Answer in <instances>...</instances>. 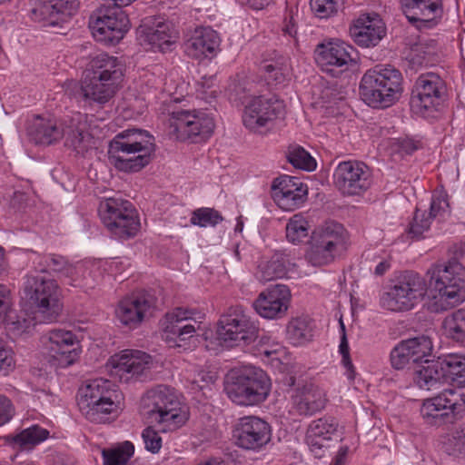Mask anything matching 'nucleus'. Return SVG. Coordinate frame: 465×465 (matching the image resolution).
<instances>
[{
  "mask_svg": "<svg viewBox=\"0 0 465 465\" xmlns=\"http://www.w3.org/2000/svg\"><path fill=\"white\" fill-rule=\"evenodd\" d=\"M313 336L312 321L308 317H296L289 321L286 326V338L293 345H303Z\"/></svg>",
  "mask_w": 465,
  "mask_h": 465,
  "instance_id": "4c0bfd02",
  "label": "nucleus"
},
{
  "mask_svg": "<svg viewBox=\"0 0 465 465\" xmlns=\"http://www.w3.org/2000/svg\"><path fill=\"white\" fill-rule=\"evenodd\" d=\"M418 361H422L432 351V341L425 335L404 340Z\"/></svg>",
  "mask_w": 465,
  "mask_h": 465,
  "instance_id": "8fccbe9b",
  "label": "nucleus"
},
{
  "mask_svg": "<svg viewBox=\"0 0 465 465\" xmlns=\"http://www.w3.org/2000/svg\"><path fill=\"white\" fill-rule=\"evenodd\" d=\"M153 307L154 302L152 296L147 294L133 295L119 302L115 314L122 324L135 328L152 314Z\"/></svg>",
  "mask_w": 465,
  "mask_h": 465,
  "instance_id": "c85d7f7f",
  "label": "nucleus"
},
{
  "mask_svg": "<svg viewBox=\"0 0 465 465\" xmlns=\"http://www.w3.org/2000/svg\"><path fill=\"white\" fill-rule=\"evenodd\" d=\"M177 32L169 22L159 20L154 26L148 27L144 33V41L153 50L165 52L176 43Z\"/></svg>",
  "mask_w": 465,
  "mask_h": 465,
  "instance_id": "72a5a7b5",
  "label": "nucleus"
},
{
  "mask_svg": "<svg viewBox=\"0 0 465 465\" xmlns=\"http://www.w3.org/2000/svg\"><path fill=\"white\" fill-rule=\"evenodd\" d=\"M338 423L333 418L323 417L311 422L306 432V443L315 458H322L328 452L331 435Z\"/></svg>",
  "mask_w": 465,
  "mask_h": 465,
  "instance_id": "7c9ffc66",
  "label": "nucleus"
},
{
  "mask_svg": "<svg viewBox=\"0 0 465 465\" xmlns=\"http://www.w3.org/2000/svg\"><path fill=\"white\" fill-rule=\"evenodd\" d=\"M310 225L302 213L292 215L286 224V238L292 243L302 242L309 234Z\"/></svg>",
  "mask_w": 465,
  "mask_h": 465,
  "instance_id": "c03bdc74",
  "label": "nucleus"
},
{
  "mask_svg": "<svg viewBox=\"0 0 465 465\" xmlns=\"http://www.w3.org/2000/svg\"><path fill=\"white\" fill-rule=\"evenodd\" d=\"M29 16L32 21L43 27H55L64 23L61 15L55 11L49 0H35L29 12Z\"/></svg>",
  "mask_w": 465,
  "mask_h": 465,
  "instance_id": "c9c22d12",
  "label": "nucleus"
},
{
  "mask_svg": "<svg viewBox=\"0 0 465 465\" xmlns=\"http://www.w3.org/2000/svg\"><path fill=\"white\" fill-rule=\"evenodd\" d=\"M284 108L283 102L274 96H256L244 106L242 124L250 132L264 134L283 116Z\"/></svg>",
  "mask_w": 465,
  "mask_h": 465,
  "instance_id": "dca6fc26",
  "label": "nucleus"
},
{
  "mask_svg": "<svg viewBox=\"0 0 465 465\" xmlns=\"http://www.w3.org/2000/svg\"><path fill=\"white\" fill-rule=\"evenodd\" d=\"M444 90V82L439 75L432 73L420 75L411 90V111L422 116L437 111Z\"/></svg>",
  "mask_w": 465,
  "mask_h": 465,
  "instance_id": "a211bd4d",
  "label": "nucleus"
},
{
  "mask_svg": "<svg viewBox=\"0 0 465 465\" xmlns=\"http://www.w3.org/2000/svg\"><path fill=\"white\" fill-rule=\"evenodd\" d=\"M214 127L213 117L204 111H175L168 119L169 134L181 141L195 137L209 138Z\"/></svg>",
  "mask_w": 465,
  "mask_h": 465,
  "instance_id": "f3484780",
  "label": "nucleus"
},
{
  "mask_svg": "<svg viewBox=\"0 0 465 465\" xmlns=\"http://www.w3.org/2000/svg\"><path fill=\"white\" fill-rule=\"evenodd\" d=\"M43 343L53 359V364L59 368L69 367L80 358L79 341L71 331L51 330L43 336Z\"/></svg>",
  "mask_w": 465,
  "mask_h": 465,
  "instance_id": "aec40b11",
  "label": "nucleus"
},
{
  "mask_svg": "<svg viewBox=\"0 0 465 465\" xmlns=\"http://www.w3.org/2000/svg\"><path fill=\"white\" fill-rule=\"evenodd\" d=\"M13 306L14 301L10 288L0 283V326L6 322Z\"/></svg>",
  "mask_w": 465,
  "mask_h": 465,
  "instance_id": "4d7b16f0",
  "label": "nucleus"
},
{
  "mask_svg": "<svg viewBox=\"0 0 465 465\" xmlns=\"http://www.w3.org/2000/svg\"><path fill=\"white\" fill-rule=\"evenodd\" d=\"M349 245L350 237L343 225L333 221L326 222L312 232L305 259L312 266H327L341 258Z\"/></svg>",
  "mask_w": 465,
  "mask_h": 465,
  "instance_id": "1a4fd4ad",
  "label": "nucleus"
},
{
  "mask_svg": "<svg viewBox=\"0 0 465 465\" xmlns=\"http://www.w3.org/2000/svg\"><path fill=\"white\" fill-rule=\"evenodd\" d=\"M445 334L457 341H465V311L458 310L447 316L442 323Z\"/></svg>",
  "mask_w": 465,
  "mask_h": 465,
  "instance_id": "37998d69",
  "label": "nucleus"
},
{
  "mask_svg": "<svg viewBox=\"0 0 465 465\" xmlns=\"http://www.w3.org/2000/svg\"><path fill=\"white\" fill-rule=\"evenodd\" d=\"M214 85L215 79L213 77L203 78L202 81L198 83V94L204 100L216 97L218 91L216 88H213Z\"/></svg>",
  "mask_w": 465,
  "mask_h": 465,
  "instance_id": "680f3d73",
  "label": "nucleus"
},
{
  "mask_svg": "<svg viewBox=\"0 0 465 465\" xmlns=\"http://www.w3.org/2000/svg\"><path fill=\"white\" fill-rule=\"evenodd\" d=\"M391 266V263L390 259H382L376 265V267L374 269V274L376 276H382L390 270Z\"/></svg>",
  "mask_w": 465,
  "mask_h": 465,
  "instance_id": "338daca9",
  "label": "nucleus"
},
{
  "mask_svg": "<svg viewBox=\"0 0 465 465\" xmlns=\"http://www.w3.org/2000/svg\"><path fill=\"white\" fill-rule=\"evenodd\" d=\"M88 72L81 86V94L84 102L99 105L108 103L122 82V63L117 57L100 54L91 60Z\"/></svg>",
  "mask_w": 465,
  "mask_h": 465,
  "instance_id": "20e7f679",
  "label": "nucleus"
},
{
  "mask_svg": "<svg viewBox=\"0 0 465 465\" xmlns=\"http://www.w3.org/2000/svg\"><path fill=\"white\" fill-rule=\"evenodd\" d=\"M24 292L42 321L52 322L58 319L63 311V295L54 279L44 275H28Z\"/></svg>",
  "mask_w": 465,
  "mask_h": 465,
  "instance_id": "9b49d317",
  "label": "nucleus"
},
{
  "mask_svg": "<svg viewBox=\"0 0 465 465\" xmlns=\"http://www.w3.org/2000/svg\"><path fill=\"white\" fill-rule=\"evenodd\" d=\"M402 12L417 28H431L442 16V0H401Z\"/></svg>",
  "mask_w": 465,
  "mask_h": 465,
  "instance_id": "bb28decb",
  "label": "nucleus"
},
{
  "mask_svg": "<svg viewBox=\"0 0 465 465\" xmlns=\"http://www.w3.org/2000/svg\"><path fill=\"white\" fill-rule=\"evenodd\" d=\"M14 414L15 409L11 401L0 395V427L10 421Z\"/></svg>",
  "mask_w": 465,
  "mask_h": 465,
  "instance_id": "e2e57ef3",
  "label": "nucleus"
},
{
  "mask_svg": "<svg viewBox=\"0 0 465 465\" xmlns=\"http://www.w3.org/2000/svg\"><path fill=\"white\" fill-rule=\"evenodd\" d=\"M234 436L241 448L257 450L270 441L271 427L259 417L246 416L240 419Z\"/></svg>",
  "mask_w": 465,
  "mask_h": 465,
  "instance_id": "a878e982",
  "label": "nucleus"
},
{
  "mask_svg": "<svg viewBox=\"0 0 465 465\" xmlns=\"http://www.w3.org/2000/svg\"><path fill=\"white\" fill-rule=\"evenodd\" d=\"M353 53L354 48L344 42H328L317 45L315 61L322 71L337 75L354 63Z\"/></svg>",
  "mask_w": 465,
  "mask_h": 465,
  "instance_id": "4be33fe9",
  "label": "nucleus"
},
{
  "mask_svg": "<svg viewBox=\"0 0 465 465\" xmlns=\"http://www.w3.org/2000/svg\"><path fill=\"white\" fill-rule=\"evenodd\" d=\"M49 3L61 15L64 23L77 12L80 5L79 0H49Z\"/></svg>",
  "mask_w": 465,
  "mask_h": 465,
  "instance_id": "13d9d810",
  "label": "nucleus"
},
{
  "mask_svg": "<svg viewBox=\"0 0 465 465\" xmlns=\"http://www.w3.org/2000/svg\"><path fill=\"white\" fill-rule=\"evenodd\" d=\"M288 160L299 169L313 171L316 168V161L301 146H295L289 150Z\"/></svg>",
  "mask_w": 465,
  "mask_h": 465,
  "instance_id": "09e8293b",
  "label": "nucleus"
},
{
  "mask_svg": "<svg viewBox=\"0 0 465 465\" xmlns=\"http://www.w3.org/2000/svg\"><path fill=\"white\" fill-rule=\"evenodd\" d=\"M15 364L13 351L0 341V371L8 373L15 368Z\"/></svg>",
  "mask_w": 465,
  "mask_h": 465,
  "instance_id": "bf43d9fd",
  "label": "nucleus"
},
{
  "mask_svg": "<svg viewBox=\"0 0 465 465\" xmlns=\"http://www.w3.org/2000/svg\"><path fill=\"white\" fill-rule=\"evenodd\" d=\"M291 291L284 284H275L263 290L253 302L257 314L268 320L286 316L291 302Z\"/></svg>",
  "mask_w": 465,
  "mask_h": 465,
  "instance_id": "5701e85b",
  "label": "nucleus"
},
{
  "mask_svg": "<svg viewBox=\"0 0 465 465\" xmlns=\"http://www.w3.org/2000/svg\"><path fill=\"white\" fill-rule=\"evenodd\" d=\"M299 8L297 5H287L282 22L281 30L284 36L297 43Z\"/></svg>",
  "mask_w": 465,
  "mask_h": 465,
  "instance_id": "de8ad7c7",
  "label": "nucleus"
},
{
  "mask_svg": "<svg viewBox=\"0 0 465 465\" xmlns=\"http://www.w3.org/2000/svg\"><path fill=\"white\" fill-rule=\"evenodd\" d=\"M292 262L288 254L282 252H274L270 258H263L256 272L257 279L265 283L278 278H283Z\"/></svg>",
  "mask_w": 465,
  "mask_h": 465,
  "instance_id": "473e14b6",
  "label": "nucleus"
},
{
  "mask_svg": "<svg viewBox=\"0 0 465 465\" xmlns=\"http://www.w3.org/2000/svg\"><path fill=\"white\" fill-rule=\"evenodd\" d=\"M446 383L465 386V356L460 354H449L441 358Z\"/></svg>",
  "mask_w": 465,
  "mask_h": 465,
  "instance_id": "e433bc0d",
  "label": "nucleus"
},
{
  "mask_svg": "<svg viewBox=\"0 0 465 465\" xmlns=\"http://www.w3.org/2000/svg\"><path fill=\"white\" fill-rule=\"evenodd\" d=\"M141 405L163 432L179 430L189 419L187 408L181 403L173 390L165 385L148 390L142 397Z\"/></svg>",
  "mask_w": 465,
  "mask_h": 465,
  "instance_id": "423d86ee",
  "label": "nucleus"
},
{
  "mask_svg": "<svg viewBox=\"0 0 465 465\" xmlns=\"http://www.w3.org/2000/svg\"><path fill=\"white\" fill-rule=\"evenodd\" d=\"M83 118L81 114H75L68 120L37 115L29 127L28 134L35 143L45 145L65 138L66 146L84 155L95 147V141L86 131Z\"/></svg>",
  "mask_w": 465,
  "mask_h": 465,
  "instance_id": "f257e3e1",
  "label": "nucleus"
},
{
  "mask_svg": "<svg viewBox=\"0 0 465 465\" xmlns=\"http://www.w3.org/2000/svg\"><path fill=\"white\" fill-rule=\"evenodd\" d=\"M441 444L444 451L450 455H460L465 453V430L462 429L455 430L441 439Z\"/></svg>",
  "mask_w": 465,
  "mask_h": 465,
  "instance_id": "49530a36",
  "label": "nucleus"
},
{
  "mask_svg": "<svg viewBox=\"0 0 465 465\" xmlns=\"http://www.w3.org/2000/svg\"><path fill=\"white\" fill-rule=\"evenodd\" d=\"M94 37L106 44L118 43L129 29V19L122 8L102 5L89 17Z\"/></svg>",
  "mask_w": 465,
  "mask_h": 465,
  "instance_id": "2eb2a0df",
  "label": "nucleus"
},
{
  "mask_svg": "<svg viewBox=\"0 0 465 465\" xmlns=\"http://www.w3.org/2000/svg\"><path fill=\"white\" fill-rule=\"evenodd\" d=\"M350 35L361 47L375 46L384 36L385 26L378 15L362 14L350 27Z\"/></svg>",
  "mask_w": 465,
  "mask_h": 465,
  "instance_id": "c756f323",
  "label": "nucleus"
},
{
  "mask_svg": "<svg viewBox=\"0 0 465 465\" xmlns=\"http://www.w3.org/2000/svg\"><path fill=\"white\" fill-rule=\"evenodd\" d=\"M87 272L86 267L82 263V271L80 272H76L73 271L71 276H64L69 280L68 283L74 287H84L88 283L84 282L85 273Z\"/></svg>",
  "mask_w": 465,
  "mask_h": 465,
  "instance_id": "69168bd1",
  "label": "nucleus"
},
{
  "mask_svg": "<svg viewBox=\"0 0 465 465\" xmlns=\"http://www.w3.org/2000/svg\"><path fill=\"white\" fill-rule=\"evenodd\" d=\"M403 77L391 65H376L362 75L360 84L361 99L374 108H386L396 103L403 92Z\"/></svg>",
  "mask_w": 465,
  "mask_h": 465,
  "instance_id": "39448f33",
  "label": "nucleus"
},
{
  "mask_svg": "<svg viewBox=\"0 0 465 465\" xmlns=\"http://www.w3.org/2000/svg\"><path fill=\"white\" fill-rule=\"evenodd\" d=\"M413 381L419 388L428 391L446 383L441 358L437 361L425 360L424 364L415 371Z\"/></svg>",
  "mask_w": 465,
  "mask_h": 465,
  "instance_id": "f704fd0d",
  "label": "nucleus"
},
{
  "mask_svg": "<svg viewBox=\"0 0 465 465\" xmlns=\"http://www.w3.org/2000/svg\"><path fill=\"white\" fill-rule=\"evenodd\" d=\"M271 389L272 382L267 373L258 367L248 365L229 374L224 391L233 403L248 407L264 402Z\"/></svg>",
  "mask_w": 465,
  "mask_h": 465,
  "instance_id": "0eeeda50",
  "label": "nucleus"
},
{
  "mask_svg": "<svg viewBox=\"0 0 465 465\" xmlns=\"http://www.w3.org/2000/svg\"><path fill=\"white\" fill-rule=\"evenodd\" d=\"M333 180L339 191L346 195H361L372 183L368 166L356 161L340 163L335 168Z\"/></svg>",
  "mask_w": 465,
  "mask_h": 465,
  "instance_id": "412c9836",
  "label": "nucleus"
},
{
  "mask_svg": "<svg viewBox=\"0 0 465 465\" xmlns=\"http://www.w3.org/2000/svg\"><path fill=\"white\" fill-rule=\"evenodd\" d=\"M327 401V394L323 389L313 383L305 384L292 391L289 413L298 417L312 416L322 411Z\"/></svg>",
  "mask_w": 465,
  "mask_h": 465,
  "instance_id": "393cba45",
  "label": "nucleus"
},
{
  "mask_svg": "<svg viewBox=\"0 0 465 465\" xmlns=\"http://www.w3.org/2000/svg\"><path fill=\"white\" fill-rule=\"evenodd\" d=\"M260 69L264 73L267 81L275 84H282L289 74L288 59L278 56L274 59L265 60L262 63Z\"/></svg>",
  "mask_w": 465,
  "mask_h": 465,
  "instance_id": "a19ab883",
  "label": "nucleus"
},
{
  "mask_svg": "<svg viewBox=\"0 0 465 465\" xmlns=\"http://www.w3.org/2000/svg\"><path fill=\"white\" fill-rule=\"evenodd\" d=\"M215 375L209 371H201L197 374L196 382L202 381L205 384L213 383L215 381Z\"/></svg>",
  "mask_w": 465,
  "mask_h": 465,
  "instance_id": "774afa93",
  "label": "nucleus"
},
{
  "mask_svg": "<svg viewBox=\"0 0 465 465\" xmlns=\"http://www.w3.org/2000/svg\"><path fill=\"white\" fill-rule=\"evenodd\" d=\"M271 194L281 209L293 211L305 202L308 188L297 177L282 175L273 180L271 186Z\"/></svg>",
  "mask_w": 465,
  "mask_h": 465,
  "instance_id": "b1692460",
  "label": "nucleus"
},
{
  "mask_svg": "<svg viewBox=\"0 0 465 465\" xmlns=\"http://www.w3.org/2000/svg\"><path fill=\"white\" fill-rule=\"evenodd\" d=\"M395 151L401 154H411L417 150V145L412 139L410 138H400L394 143Z\"/></svg>",
  "mask_w": 465,
  "mask_h": 465,
  "instance_id": "0e129e2a",
  "label": "nucleus"
},
{
  "mask_svg": "<svg viewBox=\"0 0 465 465\" xmlns=\"http://www.w3.org/2000/svg\"><path fill=\"white\" fill-rule=\"evenodd\" d=\"M391 363L395 370H403L409 366L411 361L407 357L404 351L397 344L391 351L390 354Z\"/></svg>",
  "mask_w": 465,
  "mask_h": 465,
  "instance_id": "052dcab7",
  "label": "nucleus"
},
{
  "mask_svg": "<svg viewBox=\"0 0 465 465\" xmlns=\"http://www.w3.org/2000/svg\"><path fill=\"white\" fill-rule=\"evenodd\" d=\"M431 219L424 212L416 211L413 221L409 228V234L412 238L420 239L430 227Z\"/></svg>",
  "mask_w": 465,
  "mask_h": 465,
  "instance_id": "5fc2aeb1",
  "label": "nucleus"
},
{
  "mask_svg": "<svg viewBox=\"0 0 465 465\" xmlns=\"http://www.w3.org/2000/svg\"><path fill=\"white\" fill-rule=\"evenodd\" d=\"M98 213L104 227L117 239H130L140 230L138 213L127 200L106 198L100 202Z\"/></svg>",
  "mask_w": 465,
  "mask_h": 465,
  "instance_id": "f8f14e48",
  "label": "nucleus"
},
{
  "mask_svg": "<svg viewBox=\"0 0 465 465\" xmlns=\"http://www.w3.org/2000/svg\"><path fill=\"white\" fill-rule=\"evenodd\" d=\"M142 439L146 450L151 453H158L163 445V440L159 432L152 426H148L142 431Z\"/></svg>",
  "mask_w": 465,
  "mask_h": 465,
  "instance_id": "6e6d98bb",
  "label": "nucleus"
},
{
  "mask_svg": "<svg viewBox=\"0 0 465 465\" xmlns=\"http://www.w3.org/2000/svg\"><path fill=\"white\" fill-rule=\"evenodd\" d=\"M218 34L210 27L196 28L184 44L185 53L195 59L212 57L220 46Z\"/></svg>",
  "mask_w": 465,
  "mask_h": 465,
  "instance_id": "2f4dec72",
  "label": "nucleus"
},
{
  "mask_svg": "<svg viewBox=\"0 0 465 465\" xmlns=\"http://www.w3.org/2000/svg\"><path fill=\"white\" fill-rule=\"evenodd\" d=\"M153 142V137L144 130H124L110 142L109 159L121 172H139L151 161L155 150Z\"/></svg>",
  "mask_w": 465,
  "mask_h": 465,
  "instance_id": "7ed1b4c3",
  "label": "nucleus"
},
{
  "mask_svg": "<svg viewBox=\"0 0 465 465\" xmlns=\"http://www.w3.org/2000/svg\"><path fill=\"white\" fill-rule=\"evenodd\" d=\"M425 278L431 311H447L465 302V267L458 261L431 265Z\"/></svg>",
  "mask_w": 465,
  "mask_h": 465,
  "instance_id": "f03ea898",
  "label": "nucleus"
},
{
  "mask_svg": "<svg viewBox=\"0 0 465 465\" xmlns=\"http://www.w3.org/2000/svg\"><path fill=\"white\" fill-rule=\"evenodd\" d=\"M134 453V444L126 440L115 448L102 451L104 465H126Z\"/></svg>",
  "mask_w": 465,
  "mask_h": 465,
  "instance_id": "79ce46f5",
  "label": "nucleus"
},
{
  "mask_svg": "<svg viewBox=\"0 0 465 465\" xmlns=\"http://www.w3.org/2000/svg\"><path fill=\"white\" fill-rule=\"evenodd\" d=\"M223 221L221 213L208 207H202L192 213L190 223L199 227H214Z\"/></svg>",
  "mask_w": 465,
  "mask_h": 465,
  "instance_id": "a18cd8bd",
  "label": "nucleus"
},
{
  "mask_svg": "<svg viewBox=\"0 0 465 465\" xmlns=\"http://www.w3.org/2000/svg\"><path fill=\"white\" fill-rule=\"evenodd\" d=\"M122 393L107 380L96 379L82 387L77 394V405L90 421L101 423L106 415L121 409Z\"/></svg>",
  "mask_w": 465,
  "mask_h": 465,
  "instance_id": "6e6552de",
  "label": "nucleus"
},
{
  "mask_svg": "<svg viewBox=\"0 0 465 465\" xmlns=\"http://www.w3.org/2000/svg\"><path fill=\"white\" fill-rule=\"evenodd\" d=\"M49 430L39 425H32L21 430L12 438L15 446L23 450H31L49 437Z\"/></svg>",
  "mask_w": 465,
  "mask_h": 465,
  "instance_id": "ea45409f",
  "label": "nucleus"
},
{
  "mask_svg": "<svg viewBox=\"0 0 465 465\" xmlns=\"http://www.w3.org/2000/svg\"><path fill=\"white\" fill-rule=\"evenodd\" d=\"M38 260V266L41 272H45L48 267L63 276H71L73 271L76 272L82 271V262L72 263L65 257L59 254L39 255Z\"/></svg>",
  "mask_w": 465,
  "mask_h": 465,
  "instance_id": "58836bf2",
  "label": "nucleus"
},
{
  "mask_svg": "<svg viewBox=\"0 0 465 465\" xmlns=\"http://www.w3.org/2000/svg\"><path fill=\"white\" fill-rule=\"evenodd\" d=\"M343 0H310L312 12L319 18H328L337 12L338 4Z\"/></svg>",
  "mask_w": 465,
  "mask_h": 465,
  "instance_id": "864d4df0",
  "label": "nucleus"
},
{
  "mask_svg": "<svg viewBox=\"0 0 465 465\" xmlns=\"http://www.w3.org/2000/svg\"><path fill=\"white\" fill-rule=\"evenodd\" d=\"M108 364L123 379L137 378L153 366V358L146 352L137 350H124L110 357Z\"/></svg>",
  "mask_w": 465,
  "mask_h": 465,
  "instance_id": "cd10ccee",
  "label": "nucleus"
},
{
  "mask_svg": "<svg viewBox=\"0 0 465 465\" xmlns=\"http://www.w3.org/2000/svg\"><path fill=\"white\" fill-rule=\"evenodd\" d=\"M257 323L241 306H233L223 314L218 322L217 337L227 346L249 344L258 337Z\"/></svg>",
  "mask_w": 465,
  "mask_h": 465,
  "instance_id": "4468645a",
  "label": "nucleus"
},
{
  "mask_svg": "<svg viewBox=\"0 0 465 465\" xmlns=\"http://www.w3.org/2000/svg\"><path fill=\"white\" fill-rule=\"evenodd\" d=\"M428 296L427 280L418 272L407 271L391 280L380 299L383 309L408 312Z\"/></svg>",
  "mask_w": 465,
  "mask_h": 465,
  "instance_id": "9d476101",
  "label": "nucleus"
},
{
  "mask_svg": "<svg viewBox=\"0 0 465 465\" xmlns=\"http://www.w3.org/2000/svg\"><path fill=\"white\" fill-rule=\"evenodd\" d=\"M464 410L465 401L462 395L454 390H445L423 401L420 415L427 424L440 426Z\"/></svg>",
  "mask_w": 465,
  "mask_h": 465,
  "instance_id": "6ab92c4d",
  "label": "nucleus"
},
{
  "mask_svg": "<svg viewBox=\"0 0 465 465\" xmlns=\"http://www.w3.org/2000/svg\"><path fill=\"white\" fill-rule=\"evenodd\" d=\"M450 213L447 194L443 192L434 193L430 203L429 217L444 218Z\"/></svg>",
  "mask_w": 465,
  "mask_h": 465,
  "instance_id": "603ef678",
  "label": "nucleus"
},
{
  "mask_svg": "<svg viewBox=\"0 0 465 465\" xmlns=\"http://www.w3.org/2000/svg\"><path fill=\"white\" fill-rule=\"evenodd\" d=\"M341 342L339 345V351L342 356L341 363L343 367L345 368V375L347 378L351 381L354 380L355 378V369L351 362V357H350V348L348 340L346 337L345 332V326L343 322L341 321Z\"/></svg>",
  "mask_w": 465,
  "mask_h": 465,
  "instance_id": "3c124183",
  "label": "nucleus"
},
{
  "mask_svg": "<svg viewBox=\"0 0 465 465\" xmlns=\"http://www.w3.org/2000/svg\"><path fill=\"white\" fill-rule=\"evenodd\" d=\"M203 315L195 310L178 307L166 313L163 322L162 338L170 348L191 349L192 339L200 328Z\"/></svg>",
  "mask_w": 465,
  "mask_h": 465,
  "instance_id": "ddd939ff",
  "label": "nucleus"
}]
</instances>
